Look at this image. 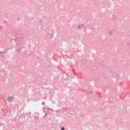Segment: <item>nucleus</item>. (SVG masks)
I'll return each mask as SVG.
<instances>
[{"instance_id":"obj_1","label":"nucleus","mask_w":130,"mask_h":130,"mask_svg":"<svg viewBox=\"0 0 130 130\" xmlns=\"http://www.w3.org/2000/svg\"><path fill=\"white\" fill-rule=\"evenodd\" d=\"M14 98L13 97L9 96L7 98V100L9 102H12L13 101Z\"/></svg>"},{"instance_id":"obj_3","label":"nucleus","mask_w":130,"mask_h":130,"mask_svg":"<svg viewBox=\"0 0 130 130\" xmlns=\"http://www.w3.org/2000/svg\"><path fill=\"white\" fill-rule=\"evenodd\" d=\"M81 28V27H80V26H79V27H78V28Z\"/></svg>"},{"instance_id":"obj_2","label":"nucleus","mask_w":130,"mask_h":130,"mask_svg":"<svg viewBox=\"0 0 130 130\" xmlns=\"http://www.w3.org/2000/svg\"><path fill=\"white\" fill-rule=\"evenodd\" d=\"M61 129H62V130H64V127H62Z\"/></svg>"}]
</instances>
